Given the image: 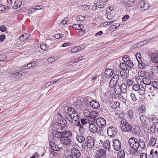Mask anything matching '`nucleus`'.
Instances as JSON below:
<instances>
[{"label":"nucleus","instance_id":"58836bf2","mask_svg":"<svg viewBox=\"0 0 158 158\" xmlns=\"http://www.w3.org/2000/svg\"><path fill=\"white\" fill-rule=\"evenodd\" d=\"M153 150H152L150 153V155H152V158H158V152L157 151H155L153 153Z\"/></svg>","mask_w":158,"mask_h":158},{"label":"nucleus","instance_id":"c756f323","mask_svg":"<svg viewBox=\"0 0 158 158\" xmlns=\"http://www.w3.org/2000/svg\"><path fill=\"white\" fill-rule=\"evenodd\" d=\"M152 38H148L145 40H144L143 41H141L139 42L137 44L138 45H139V46H143L144 44H147V43L150 42L151 40H152Z\"/></svg>","mask_w":158,"mask_h":158},{"label":"nucleus","instance_id":"13d9d810","mask_svg":"<svg viewBox=\"0 0 158 158\" xmlns=\"http://www.w3.org/2000/svg\"><path fill=\"white\" fill-rule=\"evenodd\" d=\"M84 19V17L81 15H78L76 17V19L77 21H82Z\"/></svg>","mask_w":158,"mask_h":158},{"label":"nucleus","instance_id":"4c0bfd02","mask_svg":"<svg viewBox=\"0 0 158 158\" xmlns=\"http://www.w3.org/2000/svg\"><path fill=\"white\" fill-rule=\"evenodd\" d=\"M61 133L62 135H66L68 137H71L72 136V133L70 131H61Z\"/></svg>","mask_w":158,"mask_h":158},{"label":"nucleus","instance_id":"7ed1b4c3","mask_svg":"<svg viewBox=\"0 0 158 158\" xmlns=\"http://www.w3.org/2000/svg\"><path fill=\"white\" fill-rule=\"evenodd\" d=\"M121 128L122 130L124 132H131L133 133H137L136 128L131 125L125 119H123L121 121Z\"/></svg>","mask_w":158,"mask_h":158},{"label":"nucleus","instance_id":"0eeeda50","mask_svg":"<svg viewBox=\"0 0 158 158\" xmlns=\"http://www.w3.org/2000/svg\"><path fill=\"white\" fill-rule=\"evenodd\" d=\"M138 7L143 10H147L150 7V5L148 1L142 0L139 3Z\"/></svg>","mask_w":158,"mask_h":158},{"label":"nucleus","instance_id":"423d86ee","mask_svg":"<svg viewBox=\"0 0 158 158\" xmlns=\"http://www.w3.org/2000/svg\"><path fill=\"white\" fill-rule=\"evenodd\" d=\"M66 123L67 121L65 119H58L56 123V124L57 126L55 127V128L56 129V130H58L59 131L63 130L65 125H66Z\"/></svg>","mask_w":158,"mask_h":158},{"label":"nucleus","instance_id":"864d4df0","mask_svg":"<svg viewBox=\"0 0 158 158\" xmlns=\"http://www.w3.org/2000/svg\"><path fill=\"white\" fill-rule=\"evenodd\" d=\"M119 75L117 74H115L113 76L111 79L113 80L114 81L117 83L119 78Z\"/></svg>","mask_w":158,"mask_h":158},{"label":"nucleus","instance_id":"412c9836","mask_svg":"<svg viewBox=\"0 0 158 158\" xmlns=\"http://www.w3.org/2000/svg\"><path fill=\"white\" fill-rule=\"evenodd\" d=\"M8 73L9 74H11V77L12 79H17L18 71L17 70L14 71L13 69L11 70H9Z\"/></svg>","mask_w":158,"mask_h":158},{"label":"nucleus","instance_id":"e2e57ef3","mask_svg":"<svg viewBox=\"0 0 158 158\" xmlns=\"http://www.w3.org/2000/svg\"><path fill=\"white\" fill-rule=\"evenodd\" d=\"M119 99L124 103H125L127 102L126 99L124 98L123 96H119Z\"/></svg>","mask_w":158,"mask_h":158},{"label":"nucleus","instance_id":"ea45409f","mask_svg":"<svg viewBox=\"0 0 158 158\" xmlns=\"http://www.w3.org/2000/svg\"><path fill=\"white\" fill-rule=\"evenodd\" d=\"M29 35L26 34H23L20 36L19 39L23 41L27 40L29 38Z\"/></svg>","mask_w":158,"mask_h":158},{"label":"nucleus","instance_id":"3c124183","mask_svg":"<svg viewBox=\"0 0 158 158\" xmlns=\"http://www.w3.org/2000/svg\"><path fill=\"white\" fill-rule=\"evenodd\" d=\"M119 86H118V87H115L114 88V91H115V93L116 94H119L122 92V91L121 90L120 88L119 87Z\"/></svg>","mask_w":158,"mask_h":158},{"label":"nucleus","instance_id":"052dcab7","mask_svg":"<svg viewBox=\"0 0 158 158\" xmlns=\"http://www.w3.org/2000/svg\"><path fill=\"white\" fill-rule=\"evenodd\" d=\"M123 61L124 62H128V61H131L130 60V58L128 57V56L127 55H125L124 56L123 58Z\"/></svg>","mask_w":158,"mask_h":158},{"label":"nucleus","instance_id":"79ce46f5","mask_svg":"<svg viewBox=\"0 0 158 158\" xmlns=\"http://www.w3.org/2000/svg\"><path fill=\"white\" fill-rule=\"evenodd\" d=\"M146 108L144 106L141 105L138 108V111L139 113H144L145 112Z\"/></svg>","mask_w":158,"mask_h":158},{"label":"nucleus","instance_id":"f257e3e1","mask_svg":"<svg viewBox=\"0 0 158 158\" xmlns=\"http://www.w3.org/2000/svg\"><path fill=\"white\" fill-rule=\"evenodd\" d=\"M52 134L56 138L59 142L61 143L64 145L69 146L70 144V138L66 135H62L61 131L55 130L52 131Z\"/></svg>","mask_w":158,"mask_h":158},{"label":"nucleus","instance_id":"1a4fd4ad","mask_svg":"<svg viewBox=\"0 0 158 158\" xmlns=\"http://www.w3.org/2000/svg\"><path fill=\"white\" fill-rule=\"evenodd\" d=\"M106 151L103 149L98 150L95 155L94 158H106Z\"/></svg>","mask_w":158,"mask_h":158},{"label":"nucleus","instance_id":"a18cd8bd","mask_svg":"<svg viewBox=\"0 0 158 158\" xmlns=\"http://www.w3.org/2000/svg\"><path fill=\"white\" fill-rule=\"evenodd\" d=\"M145 92H146V89L143 86L140 87V89L139 90V93L141 95H143Z\"/></svg>","mask_w":158,"mask_h":158},{"label":"nucleus","instance_id":"aec40b11","mask_svg":"<svg viewBox=\"0 0 158 158\" xmlns=\"http://www.w3.org/2000/svg\"><path fill=\"white\" fill-rule=\"evenodd\" d=\"M82 134L78 133L76 135V140L80 143H82L85 140V136L82 135Z\"/></svg>","mask_w":158,"mask_h":158},{"label":"nucleus","instance_id":"603ef678","mask_svg":"<svg viewBox=\"0 0 158 158\" xmlns=\"http://www.w3.org/2000/svg\"><path fill=\"white\" fill-rule=\"evenodd\" d=\"M79 48V47H78V46H77L71 49V52L73 53L77 52L80 51Z\"/></svg>","mask_w":158,"mask_h":158},{"label":"nucleus","instance_id":"49530a36","mask_svg":"<svg viewBox=\"0 0 158 158\" xmlns=\"http://www.w3.org/2000/svg\"><path fill=\"white\" fill-rule=\"evenodd\" d=\"M91 112L88 110H85L83 111V114L84 116L86 117H89L90 116Z\"/></svg>","mask_w":158,"mask_h":158},{"label":"nucleus","instance_id":"4d7b16f0","mask_svg":"<svg viewBox=\"0 0 158 158\" xmlns=\"http://www.w3.org/2000/svg\"><path fill=\"white\" fill-rule=\"evenodd\" d=\"M140 86L138 85H133L132 87L133 89L135 91H139V89H140Z\"/></svg>","mask_w":158,"mask_h":158},{"label":"nucleus","instance_id":"4be33fe9","mask_svg":"<svg viewBox=\"0 0 158 158\" xmlns=\"http://www.w3.org/2000/svg\"><path fill=\"white\" fill-rule=\"evenodd\" d=\"M89 104L91 107L94 109H97L100 107L99 102L95 100L91 101L89 102Z\"/></svg>","mask_w":158,"mask_h":158},{"label":"nucleus","instance_id":"0e129e2a","mask_svg":"<svg viewBox=\"0 0 158 158\" xmlns=\"http://www.w3.org/2000/svg\"><path fill=\"white\" fill-rule=\"evenodd\" d=\"M135 56L138 62L139 61V60H140L142 59V58L141 57V55L140 53L138 52L136 53L135 55Z\"/></svg>","mask_w":158,"mask_h":158},{"label":"nucleus","instance_id":"5701e85b","mask_svg":"<svg viewBox=\"0 0 158 158\" xmlns=\"http://www.w3.org/2000/svg\"><path fill=\"white\" fill-rule=\"evenodd\" d=\"M139 67L140 69L145 68L147 65V62L145 60L141 59L138 61Z\"/></svg>","mask_w":158,"mask_h":158},{"label":"nucleus","instance_id":"680f3d73","mask_svg":"<svg viewBox=\"0 0 158 158\" xmlns=\"http://www.w3.org/2000/svg\"><path fill=\"white\" fill-rule=\"evenodd\" d=\"M130 96L132 100L133 101H135L136 100V97L134 94L132 93H131L130 94Z\"/></svg>","mask_w":158,"mask_h":158},{"label":"nucleus","instance_id":"f03ea898","mask_svg":"<svg viewBox=\"0 0 158 158\" xmlns=\"http://www.w3.org/2000/svg\"><path fill=\"white\" fill-rule=\"evenodd\" d=\"M65 118L70 123H73V120L77 121L79 120V117L78 113L75 109L71 107L67 108V112L64 114Z\"/></svg>","mask_w":158,"mask_h":158},{"label":"nucleus","instance_id":"338daca9","mask_svg":"<svg viewBox=\"0 0 158 158\" xmlns=\"http://www.w3.org/2000/svg\"><path fill=\"white\" fill-rule=\"evenodd\" d=\"M138 75L140 77H144L145 74V72L143 71H140L138 72Z\"/></svg>","mask_w":158,"mask_h":158},{"label":"nucleus","instance_id":"393cba45","mask_svg":"<svg viewBox=\"0 0 158 158\" xmlns=\"http://www.w3.org/2000/svg\"><path fill=\"white\" fill-rule=\"evenodd\" d=\"M126 64L125 66L126 67V70L129 71L130 69L133 67L134 66L133 62L131 61H128V62H125Z\"/></svg>","mask_w":158,"mask_h":158},{"label":"nucleus","instance_id":"9d476101","mask_svg":"<svg viewBox=\"0 0 158 158\" xmlns=\"http://www.w3.org/2000/svg\"><path fill=\"white\" fill-rule=\"evenodd\" d=\"M112 146L114 149L116 151L120 150L121 148V144L120 141L118 139H113L112 140Z\"/></svg>","mask_w":158,"mask_h":158},{"label":"nucleus","instance_id":"5fc2aeb1","mask_svg":"<svg viewBox=\"0 0 158 158\" xmlns=\"http://www.w3.org/2000/svg\"><path fill=\"white\" fill-rule=\"evenodd\" d=\"M126 84L127 85L131 86L133 84V81L132 79H128L127 80Z\"/></svg>","mask_w":158,"mask_h":158},{"label":"nucleus","instance_id":"dca6fc26","mask_svg":"<svg viewBox=\"0 0 158 158\" xmlns=\"http://www.w3.org/2000/svg\"><path fill=\"white\" fill-rule=\"evenodd\" d=\"M71 156H74L76 158H79L81 155L80 152L79 150L76 148H73L71 150Z\"/></svg>","mask_w":158,"mask_h":158},{"label":"nucleus","instance_id":"2f4dec72","mask_svg":"<svg viewBox=\"0 0 158 158\" xmlns=\"http://www.w3.org/2000/svg\"><path fill=\"white\" fill-rule=\"evenodd\" d=\"M120 74L122 78L126 80L127 78V72L125 70H122L120 72Z\"/></svg>","mask_w":158,"mask_h":158},{"label":"nucleus","instance_id":"f8f14e48","mask_svg":"<svg viewBox=\"0 0 158 158\" xmlns=\"http://www.w3.org/2000/svg\"><path fill=\"white\" fill-rule=\"evenodd\" d=\"M151 62L153 63L158 64V53H150L149 54Z\"/></svg>","mask_w":158,"mask_h":158},{"label":"nucleus","instance_id":"de8ad7c7","mask_svg":"<svg viewBox=\"0 0 158 158\" xmlns=\"http://www.w3.org/2000/svg\"><path fill=\"white\" fill-rule=\"evenodd\" d=\"M11 6H6L2 5L0 4V11H3L9 9V7Z\"/></svg>","mask_w":158,"mask_h":158},{"label":"nucleus","instance_id":"473e14b6","mask_svg":"<svg viewBox=\"0 0 158 158\" xmlns=\"http://www.w3.org/2000/svg\"><path fill=\"white\" fill-rule=\"evenodd\" d=\"M22 4V2L20 0H18L15 2L14 4L13 8L15 9L19 8Z\"/></svg>","mask_w":158,"mask_h":158},{"label":"nucleus","instance_id":"6e6d98bb","mask_svg":"<svg viewBox=\"0 0 158 158\" xmlns=\"http://www.w3.org/2000/svg\"><path fill=\"white\" fill-rule=\"evenodd\" d=\"M56 60H57V59H55V57H52L47 59V61L49 63L53 62Z\"/></svg>","mask_w":158,"mask_h":158},{"label":"nucleus","instance_id":"774afa93","mask_svg":"<svg viewBox=\"0 0 158 158\" xmlns=\"http://www.w3.org/2000/svg\"><path fill=\"white\" fill-rule=\"evenodd\" d=\"M147 154L145 153H142L140 155V158H147Z\"/></svg>","mask_w":158,"mask_h":158},{"label":"nucleus","instance_id":"cd10ccee","mask_svg":"<svg viewBox=\"0 0 158 158\" xmlns=\"http://www.w3.org/2000/svg\"><path fill=\"white\" fill-rule=\"evenodd\" d=\"M138 148H132L131 150V153L132 154L133 156H139L140 153L138 151Z\"/></svg>","mask_w":158,"mask_h":158},{"label":"nucleus","instance_id":"b1692460","mask_svg":"<svg viewBox=\"0 0 158 158\" xmlns=\"http://www.w3.org/2000/svg\"><path fill=\"white\" fill-rule=\"evenodd\" d=\"M138 148L140 147L142 149H144L146 147L145 142V141L141 139H140L138 141Z\"/></svg>","mask_w":158,"mask_h":158},{"label":"nucleus","instance_id":"09e8293b","mask_svg":"<svg viewBox=\"0 0 158 158\" xmlns=\"http://www.w3.org/2000/svg\"><path fill=\"white\" fill-rule=\"evenodd\" d=\"M127 116L130 119H131L133 118L134 114L133 111L131 110H129L127 112Z\"/></svg>","mask_w":158,"mask_h":158},{"label":"nucleus","instance_id":"a211bd4d","mask_svg":"<svg viewBox=\"0 0 158 158\" xmlns=\"http://www.w3.org/2000/svg\"><path fill=\"white\" fill-rule=\"evenodd\" d=\"M94 123H92L89 125V130L92 133H95L98 131V128Z\"/></svg>","mask_w":158,"mask_h":158},{"label":"nucleus","instance_id":"20e7f679","mask_svg":"<svg viewBox=\"0 0 158 158\" xmlns=\"http://www.w3.org/2000/svg\"><path fill=\"white\" fill-rule=\"evenodd\" d=\"M94 144V139L91 136H89L86 139V141L82 144L83 148L85 147L89 148L93 147Z\"/></svg>","mask_w":158,"mask_h":158},{"label":"nucleus","instance_id":"f3484780","mask_svg":"<svg viewBox=\"0 0 158 158\" xmlns=\"http://www.w3.org/2000/svg\"><path fill=\"white\" fill-rule=\"evenodd\" d=\"M94 120L90 118L81 119V123L83 125H89L92 123H94Z\"/></svg>","mask_w":158,"mask_h":158},{"label":"nucleus","instance_id":"2eb2a0df","mask_svg":"<svg viewBox=\"0 0 158 158\" xmlns=\"http://www.w3.org/2000/svg\"><path fill=\"white\" fill-rule=\"evenodd\" d=\"M100 141L102 143L103 147L105 149H107L109 152L111 151L110 143L109 140H106L104 142L100 140Z\"/></svg>","mask_w":158,"mask_h":158},{"label":"nucleus","instance_id":"f704fd0d","mask_svg":"<svg viewBox=\"0 0 158 158\" xmlns=\"http://www.w3.org/2000/svg\"><path fill=\"white\" fill-rule=\"evenodd\" d=\"M77 125V126H79V131L80 134H83L85 131L84 127L81 124L80 122H79Z\"/></svg>","mask_w":158,"mask_h":158},{"label":"nucleus","instance_id":"bf43d9fd","mask_svg":"<svg viewBox=\"0 0 158 158\" xmlns=\"http://www.w3.org/2000/svg\"><path fill=\"white\" fill-rule=\"evenodd\" d=\"M152 86L155 89H158V82L156 81H154L152 83Z\"/></svg>","mask_w":158,"mask_h":158},{"label":"nucleus","instance_id":"6e6552de","mask_svg":"<svg viewBox=\"0 0 158 158\" xmlns=\"http://www.w3.org/2000/svg\"><path fill=\"white\" fill-rule=\"evenodd\" d=\"M130 146L132 148H138V140L134 137L130 138L128 140Z\"/></svg>","mask_w":158,"mask_h":158},{"label":"nucleus","instance_id":"39448f33","mask_svg":"<svg viewBox=\"0 0 158 158\" xmlns=\"http://www.w3.org/2000/svg\"><path fill=\"white\" fill-rule=\"evenodd\" d=\"M55 142L52 141H50L49 142V145L51 149L54 151H57L60 149L61 147H60V145L61 144L57 140V139H55Z\"/></svg>","mask_w":158,"mask_h":158},{"label":"nucleus","instance_id":"69168bd1","mask_svg":"<svg viewBox=\"0 0 158 158\" xmlns=\"http://www.w3.org/2000/svg\"><path fill=\"white\" fill-rule=\"evenodd\" d=\"M126 64H125V63H122L120 64L119 65V67L120 68L122 69V70H126V67L125 66Z\"/></svg>","mask_w":158,"mask_h":158},{"label":"nucleus","instance_id":"c03bdc74","mask_svg":"<svg viewBox=\"0 0 158 158\" xmlns=\"http://www.w3.org/2000/svg\"><path fill=\"white\" fill-rule=\"evenodd\" d=\"M32 67L30 63L28 64L27 65L24 66L20 67L19 68V71L20 72H22L24 70V69H27L28 68H30Z\"/></svg>","mask_w":158,"mask_h":158},{"label":"nucleus","instance_id":"a878e982","mask_svg":"<svg viewBox=\"0 0 158 158\" xmlns=\"http://www.w3.org/2000/svg\"><path fill=\"white\" fill-rule=\"evenodd\" d=\"M113 71L110 69H106L105 71V75L106 77H110L113 74Z\"/></svg>","mask_w":158,"mask_h":158},{"label":"nucleus","instance_id":"ddd939ff","mask_svg":"<svg viewBox=\"0 0 158 158\" xmlns=\"http://www.w3.org/2000/svg\"><path fill=\"white\" fill-rule=\"evenodd\" d=\"M95 123L99 128H102L106 125V120L102 117L97 118L96 120Z\"/></svg>","mask_w":158,"mask_h":158},{"label":"nucleus","instance_id":"7c9ffc66","mask_svg":"<svg viewBox=\"0 0 158 158\" xmlns=\"http://www.w3.org/2000/svg\"><path fill=\"white\" fill-rule=\"evenodd\" d=\"M104 5V3L101 4L100 2H97L94 4L93 6V8L95 9L98 8L102 9L103 8Z\"/></svg>","mask_w":158,"mask_h":158},{"label":"nucleus","instance_id":"c85d7f7f","mask_svg":"<svg viewBox=\"0 0 158 158\" xmlns=\"http://www.w3.org/2000/svg\"><path fill=\"white\" fill-rule=\"evenodd\" d=\"M138 1V0H134L133 1H130L126 4V5L128 7L133 6L137 4Z\"/></svg>","mask_w":158,"mask_h":158},{"label":"nucleus","instance_id":"8fccbe9b","mask_svg":"<svg viewBox=\"0 0 158 158\" xmlns=\"http://www.w3.org/2000/svg\"><path fill=\"white\" fill-rule=\"evenodd\" d=\"M125 153L124 152L122 151L119 152L118 154V158H124Z\"/></svg>","mask_w":158,"mask_h":158},{"label":"nucleus","instance_id":"4468645a","mask_svg":"<svg viewBox=\"0 0 158 158\" xmlns=\"http://www.w3.org/2000/svg\"><path fill=\"white\" fill-rule=\"evenodd\" d=\"M117 129L114 127H110L108 128L107 133L108 136L110 137H114L116 135Z\"/></svg>","mask_w":158,"mask_h":158},{"label":"nucleus","instance_id":"6ab92c4d","mask_svg":"<svg viewBox=\"0 0 158 158\" xmlns=\"http://www.w3.org/2000/svg\"><path fill=\"white\" fill-rule=\"evenodd\" d=\"M145 88L146 89V92L151 93L153 94L156 91V89H155L154 87L150 85H146Z\"/></svg>","mask_w":158,"mask_h":158},{"label":"nucleus","instance_id":"9b49d317","mask_svg":"<svg viewBox=\"0 0 158 158\" xmlns=\"http://www.w3.org/2000/svg\"><path fill=\"white\" fill-rule=\"evenodd\" d=\"M140 119L142 125L144 127H146L150 124V120L149 118L144 115L141 116Z\"/></svg>","mask_w":158,"mask_h":158},{"label":"nucleus","instance_id":"72a5a7b5","mask_svg":"<svg viewBox=\"0 0 158 158\" xmlns=\"http://www.w3.org/2000/svg\"><path fill=\"white\" fill-rule=\"evenodd\" d=\"M150 122H151L153 123H158V119L154 115H151L149 118Z\"/></svg>","mask_w":158,"mask_h":158},{"label":"nucleus","instance_id":"a19ab883","mask_svg":"<svg viewBox=\"0 0 158 158\" xmlns=\"http://www.w3.org/2000/svg\"><path fill=\"white\" fill-rule=\"evenodd\" d=\"M97 114L95 111H91L90 114V116L89 118H90L94 120V123L95 120V118L97 117Z\"/></svg>","mask_w":158,"mask_h":158},{"label":"nucleus","instance_id":"c9c22d12","mask_svg":"<svg viewBox=\"0 0 158 158\" xmlns=\"http://www.w3.org/2000/svg\"><path fill=\"white\" fill-rule=\"evenodd\" d=\"M120 88L123 93H125L127 91V86L124 83H122L120 86Z\"/></svg>","mask_w":158,"mask_h":158},{"label":"nucleus","instance_id":"bb28decb","mask_svg":"<svg viewBox=\"0 0 158 158\" xmlns=\"http://www.w3.org/2000/svg\"><path fill=\"white\" fill-rule=\"evenodd\" d=\"M142 81L146 85H150L151 83V80L148 76L143 77L142 79Z\"/></svg>","mask_w":158,"mask_h":158},{"label":"nucleus","instance_id":"e433bc0d","mask_svg":"<svg viewBox=\"0 0 158 158\" xmlns=\"http://www.w3.org/2000/svg\"><path fill=\"white\" fill-rule=\"evenodd\" d=\"M156 139L153 137H151L149 142V145L152 146H154L156 143Z\"/></svg>","mask_w":158,"mask_h":158},{"label":"nucleus","instance_id":"37998d69","mask_svg":"<svg viewBox=\"0 0 158 158\" xmlns=\"http://www.w3.org/2000/svg\"><path fill=\"white\" fill-rule=\"evenodd\" d=\"M118 85V83L114 81L112 79L111 80L110 82V87L112 88L114 87H117Z\"/></svg>","mask_w":158,"mask_h":158}]
</instances>
